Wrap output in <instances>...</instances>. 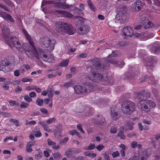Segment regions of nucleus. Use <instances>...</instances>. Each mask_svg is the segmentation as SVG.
<instances>
[{"mask_svg": "<svg viewBox=\"0 0 160 160\" xmlns=\"http://www.w3.org/2000/svg\"><path fill=\"white\" fill-rule=\"evenodd\" d=\"M15 63V58L11 56L6 57L1 61L0 64V71L7 72L12 69Z\"/></svg>", "mask_w": 160, "mask_h": 160, "instance_id": "nucleus-1", "label": "nucleus"}, {"mask_svg": "<svg viewBox=\"0 0 160 160\" xmlns=\"http://www.w3.org/2000/svg\"><path fill=\"white\" fill-rule=\"evenodd\" d=\"M55 30L59 33H65L69 35L74 34L75 32V28L72 25L61 22H58L56 23Z\"/></svg>", "mask_w": 160, "mask_h": 160, "instance_id": "nucleus-2", "label": "nucleus"}, {"mask_svg": "<svg viewBox=\"0 0 160 160\" xmlns=\"http://www.w3.org/2000/svg\"><path fill=\"white\" fill-rule=\"evenodd\" d=\"M136 108L135 103L130 101H126L123 102L121 105V109L124 114L131 115Z\"/></svg>", "mask_w": 160, "mask_h": 160, "instance_id": "nucleus-3", "label": "nucleus"}, {"mask_svg": "<svg viewBox=\"0 0 160 160\" xmlns=\"http://www.w3.org/2000/svg\"><path fill=\"white\" fill-rule=\"evenodd\" d=\"M39 42L43 48L50 47L51 50L54 49V46L56 43V42L54 39H50L48 36H43L39 39Z\"/></svg>", "mask_w": 160, "mask_h": 160, "instance_id": "nucleus-4", "label": "nucleus"}, {"mask_svg": "<svg viewBox=\"0 0 160 160\" xmlns=\"http://www.w3.org/2000/svg\"><path fill=\"white\" fill-rule=\"evenodd\" d=\"M155 105L154 102L148 100H140L138 103V108L146 112L149 111Z\"/></svg>", "mask_w": 160, "mask_h": 160, "instance_id": "nucleus-5", "label": "nucleus"}, {"mask_svg": "<svg viewBox=\"0 0 160 160\" xmlns=\"http://www.w3.org/2000/svg\"><path fill=\"white\" fill-rule=\"evenodd\" d=\"M91 61L93 66L97 69H104L106 67H109L110 65L106 61H102L97 58L92 59Z\"/></svg>", "mask_w": 160, "mask_h": 160, "instance_id": "nucleus-6", "label": "nucleus"}, {"mask_svg": "<svg viewBox=\"0 0 160 160\" xmlns=\"http://www.w3.org/2000/svg\"><path fill=\"white\" fill-rule=\"evenodd\" d=\"M117 51H112V53L111 55H109L107 57V62H108L109 63H110L113 64H117V66L120 68H122L124 65L123 62H118L117 61L115 60V58L118 56L117 54Z\"/></svg>", "mask_w": 160, "mask_h": 160, "instance_id": "nucleus-7", "label": "nucleus"}, {"mask_svg": "<svg viewBox=\"0 0 160 160\" xmlns=\"http://www.w3.org/2000/svg\"><path fill=\"white\" fill-rule=\"evenodd\" d=\"M6 43L12 48L14 47L19 50H22L21 45L18 38L15 36H13L10 37L9 40L6 41Z\"/></svg>", "mask_w": 160, "mask_h": 160, "instance_id": "nucleus-8", "label": "nucleus"}, {"mask_svg": "<svg viewBox=\"0 0 160 160\" xmlns=\"http://www.w3.org/2000/svg\"><path fill=\"white\" fill-rule=\"evenodd\" d=\"M103 76L101 74L95 72L91 73V75L89 77V79L93 82H98L104 80Z\"/></svg>", "mask_w": 160, "mask_h": 160, "instance_id": "nucleus-9", "label": "nucleus"}, {"mask_svg": "<svg viewBox=\"0 0 160 160\" xmlns=\"http://www.w3.org/2000/svg\"><path fill=\"white\" fill-rule=\"evenodd\" d=\"M122 35L124 38L132 37L133 34V30L130 27L127 26L122 29Z\"/></svg>", "mask_w": 160, "mask_h": 160, "instance_id": "nucleus-10", "label": "nucleus"}, {"mask_svg": "<svg viewBox=\"0 0 160 160\" xmlns=\"http://www.w3.org/2000/svg\"><path fill=\"white\" fill-rule=\"evenodd\" d=\"M150 96V92L147 90H144L139 92L137 95L138 99L141 100H146Z\"/></svg>", "mask_w": 160, "mask_h": 160, "instance_id": "nucleus-11", "label": "nucleus"}, {"mask_svg": "<svg viewBox=\"0 0 160 160\" xmlns=\"http://www.w3.org/2000/svg\"><path fill=\"white\" fill-rule=\"evenodd\" d=\"M128 17V14L127 13L122 11L118 12L116 16V18H118L122 23L125 22Z\"/></svg>", "mask_w": 160, "mask_h": 160, "instance_id": "nucleus-12", "label": "nucleus"}, {"mask_svg": "<svg viewBox=\"0 0 160 160\" xmlns=\"http://www.w3.org/2000/svg\"><path fill=\"white\" fill-rule=\"evenodd\" d=\"M2 35L4 39L5 42L9 39L11 37L10 34L9 29L6 26H4L2 28Z\"/></svg>", "mask_w": 160, "mask_h": 160, "instance_id": "nucleus-13", "label": "nucleus"}, {"mask_svg": "<svg viewBox=\"0 0 160 160\" xmlns=\"http://www.w3.org/2000/svg\"><path fill=\"white\" fill-rule=\"evenodd\" d=\"M119 110L118 109H115L111 110L110 111V115L111 118L114 120L118 119L121 116Z\"/></svg>", "mask_w": 160, "mask_h": 160, "instance_id": "nucleus-14", "label": "nucleus"}, {"mask_svg": "<svg viewBox=\"0 0 160 160\" xmlns=\"http://www.w3.org/2000/svg\"><path fill=\"white\" fill-rule=\"evenodd\" d=\"M142 2L141 1H136L131 6V9L132 11L134 12H137L141 9L142 6Z\"/></svg>", "mask_w": 160, "mask_h": 160, "instance_id": "nucleus-15", "label": "nucleus"}, {"mask_svg": "<svg viewBox=\"0 0 160 160\" xmlns=\"http://www.w3.org/2000/svg\"><path fill=\"white\" fill-rule=\"evenodd\" d=\"M105 120L103 116L101 115H98L93 119V122L96 125H102L105 123Z\"/></svg>", "mask_w": 160, "mask_h": 160, "instance_id": "nucleus-16", "label": "nucleus"}, {"mask_svg": "<svg viewBox=\"0 0 160 160\" xmlns=\"http://www.w3.org/2000/svg\"><path fill=\"white\" fill-rule=\"evenodd\" d=\"M141 23L143 26V28L145 29L152 28L154 26L153 24L149 21V19L146 18H142Z\"/></svg>", "mask_w": 160, "mask_h": 160, "instance_id": "nucleus-17", "label": "nucleus"}, {"mask_svg": "<svg viewBox=\"0 0 160 160\" xmlns=\"http://www.w3.org/2000/svg\"><path fill=\"white\" fill-rule=\"evenodd\" d=\"M138 72H136L134 69L129 72L126 73L124 75V79L129 78L130 79H134L138 76Z\"/></svg>", "mask_w": 160, "mask_h": 160, "instance_id": "nucleus-18", "label": "nucleus"}, {"mask_svg": "<svg viewBox=\"0 0 160 160\" xmlns=\"http://www.w3.org/2000/svg\"><path fill=\"white\" fill-rule=\"evenodd\" d=\"M75 92L77 94H81L86 92L85 87L80 85L75 86L74 88Z\"/></svg>", "mask_w": 160, "mask_h": 160, "instance_id": "nucleus-19", "label": "nucleus"}, {"mask_svg": "<svg viewBox=\"0 0 160 160\" xmlns=\"http://www.w3.org/2000/svg\"><path fill=\"white\" fill-rule=\"evenodd\" d=\"M0 15L5 20L12 22H14V20L9 14L5 12H0Z\"/></svg>", "mask_w": 160, "mask_h": 160, "instance_id": "nucleus-20", "label": "nucleus"}, {"mask_svg": "<svg viewBox=\"0 0 160 160\" xmlns=\"http://www.w3.org/2000/svg\"><path fill=\"white\" fill-rule=\"evenodd\" d=\"M151 51L157 54L160 52V45L158 42H156L153 44L152 47Z\"/></svg>", "mask_w": 160, "mask_h": 160, "instance_id": "nucleus-21", "label": "nucleus"}, {"mask_svg": "<svg viewBox=\"0 0 160 160\" xmlns=\"http://www.w3.org/2000/svg\"><path fill=\"white\" fill-rule=\"evenodd\" d=\"M62 130V125L59 124L58 125L56 128L54 130V134L56 137L58 138L59 136H62L61 132Z\"/></svg>", "mask_w": 160, "mask_h": 160, "instance_id": "nucleus-22", "label": "nucleus"}, {"mask_svg": "<svg viewBox=\"0 0 160 160\" xmlns=\"http://www.w3.org/2000/svg\"><path fill=\"white\" fill-rule=\"evenodd\" d=\"M55 5L56 8H62L63 9H68L69 5L65 4V2H57L55 3Z\"/></svg>", "mask_w": 160, "mask_h": 160, "instance_id": "nucleus-23", "label": "nucleus"}, {"mask_svg": "<svg viewBox=\"0 0 160 160\" xmlns=\"http://www.w3.org/2000/svg\"><path fill=\"white\" fill-rule=\"evenodd\" d=\"M90 28V27L87 25H84L82 27H80L79 30L81 32L80 33L81 35L86 34L89 32Z\"/></svg>", "mask_w": 160, "mask_h": 160, "instance_id": "nucleus-24", "label": "nucleus"}, {"mask_svg": "<svg viewBox=\"0 0 160 160\" xmlns=\"http://www.w3.org/2000/svg\"><path fill=\"white\" fill-rule=\"evenodd\" d=\"M55 12H57L58 14H60L65 17L68 18H72L73 16V15L70 13L64 11L56 10L54 11Z\"/></svg>", "mask_w": 160, "mask_h": 160, "instance_id": "nucleus-25", "label": "nucleus"}, {"mask_svg": "<svg viewBox=\"0 0 160 160\" xmlns=\"http://www.w3.org/2000/svg\"><path fill=\"white\" fill-rule=\"evenodd\" d=\"M153 37L152 34L148 32L142 33L140 39L142 40H146L148 38H150Z\"/></svg>", "mask_w": 160, "mask_h": 160, "instance_id": "nucleus-26", "label": "nucleus"}, {"mask_svg": "<svg viewBox=\"0 0 160 160\" xmlns=\"http://www.w3.org/2000/svg\"><path fill=\"white\" fill-rule=\"evenodd\" d=\"M21 50H19L21 52H22L25 51V52H29L30 51V46L27 43H24L21 45Z\"/></svg>", "mask_w": 160, "mask_h": 160, "instance_id": "nucleus-27", "label": "nucleus"}, {"mask_svg": "<svg viewBox=\"0 0 160 160\" xmlns=\"http://www.w3.org/2000/svg\"><path fill=\"white\" fill-rule=\"evenodd\" d=\"M48 144L49 146H52V148L55 149H58L60 148L59 145H56V143L51 140L50 139H48L47 140Z\"/></svg>", "mask_w": 160, "mask_h": 160, "instance_id": "nucleus-28", "label": "nucleus"}, {"mask_svg": "<svg viewBox=\"0 0 160 160\" xmlns=\"http://www.w3.org/2000/svg\"><path fill=\"white\" fill-rule=\"evenodd\" d=\"M84 85H86L85 88L86 89V92H88L92 91L94 87L89 82H86Z\"/></svg>", "mask_w": 160, "mask_h": 160, "instance_id": "nucleus-29", "label": "nucleus"}, {"mask_svg": "<svg viewBox=\"0 0 160 160\" xmlns=\"http://www.w3.org/2000/svg\"><path fill=\"white\" fill-rule=\"evenodd\" d=\"M87 3L89 7L91 10L93 11H95L96 10V8L94 6V4L92 3L91 0H88L87 1Z\"/></svg>", "mask_w": 160, "mask_h": 160, "instance_id": "nucleus-30", "label": "nucleus"}, {"mask_svg": "<svg viewBox=\"0 0 160 160\" xmlns=\"http://www.w3.org/2000/svg\"><path fill=\"white\" fill-rule=\"evenodd\" d=\"M37 151H38V153L35 155L34 158L37 160H39L42 157V153L41 150L37 149Z\"/></svg>", "mask_w": 160, "mask_h": 160, "instance_id": "nucleus-31", "label": "nucleus"}, {"mask_svg": "<svg viewBox=\"0 0 160 160\" xmlns=\"http://www.w3.org/2000/svg\"><path fill=\"white\" fill-rule=\"evenodd\" d=\"M55 160H58L62 157L61 154L58 152H55L52 154Z\"/></svg>", "mask_w": 160, "mask_h": 160, "instance_id": "nucleus-32", "label": "nucleus"}, {"mask_svg": "<svg viewBox=\"0 0 160 160\" xmlns=\"http://www.w3.org/2000/svg\"><path fill=\"white\" fill-rule=\"evenodd\" d=\"M119 7H120V10H119V12L122 11L123 12H126L127 11V8L126 6L124 5L121 4L119 5Z\"/></svg>", "mask_w": 160, "mask_h": 160, "instance_id": "nucleus-33", "label": "nucleus"}, {"mask_svg": "<svg viewBox=\"0 0 160 160\" xmlns=\"http://www.w3.org/2000/svg\"><path fill=\"white\" fill-rule=\"evenodd\" d=\"M27 39L28 40V42L30 44L31 46L32 47V48L34 50H36V48H35V46L34 44V43L33 42L31 37H29V38H27Z\"/></svg>", "mask_w": 160, "mask_h": 160, "instance_id": "nucleus-34", "label": "nucleus"}, {"mask_svg": "<svg viewBox=\"0 0 160 160\" xmlns=\"http://www.w3.org/2000/svg\"><path fill=\"white\" fill-rule=\"evenodd\" d=\"M72 151L71 148L68 149L65 152V154L68 158H70L72 154Z\"/></svg>", "mask_w": 160, "mask_h": 160, "instance_id": "nucleus-35", "label": "nucleus"}, {"mask_svg": "<svg viewBox=\"0 0 160 160\" xmlns=\"http://www.w3.org/2000/svg\"><path fill=\"white\" fill-rule=\"evenodd\" d=\"M103 100L100 98L98 96H96L95 97L93 101L95 103H98L102 102Z\"/></svg>", "mask_w": 160, "mask_h": 160, "instance_id": "nucleus-36", "label": "nucleus"}, {"mask_svg": "<svg viewBox=\"0 0 160 160\" xmlns=\"http://www.w3.org/2000/svg\"><path fill=\"white\" fill-rule=\"evenodd\" d=\"M43 101L42 99L38 98L36 101V104L39 106H41L43 104Z\"/></svg>", "mask_w": 160, "mask_h": 160, "instance_id": "nucleus-37", "label": "nucleus"}, {"mask_svg": "<svg viewBox=\"0 0 160 160\" xmlns=\"http://www.w3.org/2000/svg\"><path fill=\"white\" fill-rule=\"evenodd\" d=\"M85 156H88L90 157L94 158L96 157V154L94 153H91L88 152H85L84 153Z\"/></svg>", "mask_w": 160, "mask_h": 160, "instance_id": "nucleus-38", "label": "nucleus"}, {"mask_svg": "<svg viewBox=\"0 0 160 160\" xmlns=\"http://www.w3.org/2000/svg\"><path fill=\"white\" fill-rule=\"evenodd\" d=\"M9 121L11 122H13L14 124V125L17 127H18L19 126L18 123L19 121L17 120H15L14 119L12 118L10 119Z\"/></svg>", "mask_w": 160, "mask_h": 160, "instance_id": "nucleus-39", "label": "nucleus"}, {"mask_svg": "<svg viewBox=\"0 0 160 160\" xmlns=\"http://www.w3.org/2000/svg\"><path fill=\"white\" fill-rule=\"evenodd\" d=\"M73 160H85V157L83 156H78L75 157V156H72Z\"/></svg>", "mask_w": 160, "mask_h": 160, "instance_id": "nucleus-40", "label": "nucleus"}, {"mask_svg": "<svg viewBox=\"0 0 160 160\" xmlns=\"http://www.w3.org/2000/svg\"><path fill=\"white\" fill-rule=\"evenodd\" d=\"M0 114L3 115L4 118H8L10 116L11 117L10 113L3 112H0Z\"/></svg>", "mask_w": 160, "mask_h": 160, "instance_id": "nucleus-41", "label": "nucleus"}, {"mask_svg": "<svg viewBox=\"0 0 160 160\" xmlns=\"http://www.w3.org/2000/svg\"><path fill=\"white\" fill-rule=\"evenodd\" d=\"M4 2L8 6L12 7L14 6L12 1L10 0H3Z\"/></svg>", "mask_w": 160, "mask_h": 160, "instance_id": "nucleus-42", "label": "nucleus"}, {"mask_svg": "<svg viewBox=\"0 0 160 160\" xmlns=\"http://www.w3.org/2000/svg\"><path fill=\"white\" fill-rule=\"evenodd\" d=\"M68 60H66L62 61L60 63V65L62 67H66L67 66L68 63Z\"/></svg>", "mask_w": 160, "mask_h": 160, "instance_id": "nucleus-43", "label": "nucleus"}, {"mask_svg": "<svg viewBox=\"0 0 160 160\" xmlns=\"http://www.w3.org/2000/svg\"><path fill=\"white\" fill-rule=\"evenodd\" d=\"M72 84V80H70L68 82L65 83L63 86L67 88H68L71 87Z\"/></svg>", "mask_w": 160, "mask_h": 160, "instance_id": "nucleus-44", "label": "nucleus"}, {"mask_svg": "<svg viewBox=\"0 0 160 160\" xmlns=\"http://www.w3.org/2000/svg\"><path fill=\"white\" fill-rule=\"evenodd\" d=\"M134 125L133 122H128L127 123V126L128 128V129L130 130H132L133 129V126Z\"/></svg>", "mask_w": 160, "mask_h": 160, "instance_id": "nucleus-45", "label": "nucleus"}, {"mask_svg": "<svg viewBox=\"0 0 160 160\" xmlns=\"http://www.w3.org/2000/svg\"><path fill=\"white\" fill-rule=\"evenodd\" d=\"M112 157L113 158H114L120 156V153L118 151H115L113 152L112 154Z\"/></svg>", "mask_w": 160, "mask_h": 160, "instance_id": "nucleus-46", "label": "nucleus"}, {"mask_svg": "<svg viewBox=\"0 0 160 160\" xmlns=\"http://www.w3.org/2000/svg\"><path fill=\"white\" fill-rule=\"evenodd\" d=\"M95 147V144L93 143H90L86 149L91 150L94 149Z\"/></svg>", "mask_w": 160, "mask_h": 160, "instance_id": "nucleus-47", "label": "nucleus"}, {"mask_svg": "<svg viewBox=\"0 0 160 160\" xmlns=\"http://www.w3.org/2000/svg\"><path fill=\"white\" fill-rule=\"evenodd\" d=\"M118 136L121 137V139H124L125 138V136L123 135V132L122 130L119 131L118 133Z\"/></svg>", "mask_w": 160, "mask_h": 160, "instance_id": "nucleus-48", "label": "nucleus"}, {"mask_svg": "<svg viewBox=\"0 0 160 160\" xmlns=\"http://www.w3.org/2000/svg\"><path fill=\"white\" fill-rule=\"evenodd\" d=\"M56 118H49L47 121V123L48 124H49L53 122H55L56 121Z\"/></svg>", "mask_w": 160, "mask_h": 160, "instance_id": "nucleus-49", "label": "nucleus"}, {"mask_svg": "<svg viewBox=\"0 0 160 160\" xmlns=\"http://www.w3.org/2000/svg\"><path fill=\"white\" fill-rule=\"evenodd\" d=\"M24 99L26 101L28 102H30L32 100L31 97H29L28 95H26L24 96Z\"/></svg>", "mask_w": 160, "mask_h": 160, "instance_id": "nucleus-50", "label": "nucleus"}, {"mask_svg": "<svg viewBox=\"0 0 160 160\" xmlns=\"http://www.w3.org/2000/svg\"><path fill=\"white\" fill-rule=\"evenodd\" d=\"M51 152V150L49 149H47L46 150L44 151L43 153L45 157H49L50 155L49 152Z\"/></svg>", "mask_w": 160, "mask_h": 160, "instance_id": "nucleus-51", "label": "nucleus"}, {"mask_svg": "<svg viewBox=\"0 0 160 160\" xmlns=\"http://www.w3.org/2000/svg\"><path fill=\"white\" fill-rule=\"evenodd\" d=\"M104 146L102 144H101L98 145L96 147L98 151H101L104 148Z\"/></svg>", "mask_w": 160, "mask_h": 160, "instance_id": "nucleus-52", "label": "nucleus"}, {"mask_svg": "<svg viewBox=\"0 0 160 160\" xmlns=\"http://www.w3.org/2000/svg\"><path fill=\"white\" fill-rule=\"evenodd\" d=\"M29 106V104L23 102L20 105V107L22 108H27Z\"/></svg>", "mask_w": 160, "mask_h": 160, "instance_id": "nucleus-53", "label": "nucleus"}, {"mask_svg": "<svg viewBox=\"0 0 160 160\" xmlns=\"http://www.w3.org/2000/svg\"><path fill=\"white\" fill-rule=\"evenodd\" d=\"M34 135L36 137H39L42 135V134L39 130H36V131H34Z\"/></svg>", "mask_w": 160, "mask_h": 160, "instance_id": "nucleus-54", "label": "nucleus"}, {"mask_svg": "<svg viewBox=\"0 0 160 160\" xmlns=\"http://www.w3.org/2000/svg\"><path fill=\"white\" fill-rule=\"evenodd\" d=\"M153 4L154 6H156L157 7L160 6V3L158 0H153Z\"/></svg>", "mask_w": 160, "mask_h": 160, "instance_id": "nucleus-55", "label": "nucleus"}, {"mask_svg": "<svg viewBox=\"0 0 160 160\" xmlns=\"http://www.w3.org/2000/svg\"><path fill=\"white\" fill-rule=\"evenodd\" d=\"M32 79L28 78H23L22 79V82H32Z\"/></svg>", "mask_w": 160, "mask_h": 160, "instance_id": "nucleus-56", "label": "nucleus"}, {"mask_svg": "<svg viewBox=\"0 0 160 160\" xmlns=\"http://www.w3.org/2000/svg\"><path fill=\"white\" fill-rule=\"evenodd\" d=\"M149 62L151 63H156L157 62L156 58L154 57H152L149 58Z\"/></svg>", "mask_w": 160, "mask_h": 160, "instance_id": "nucleus-57", "label": "nucleus"}, {"mask_svg": "<svg viewBox=\"0 0 160 160\" xmlns=\"http://www.w3.org/2000/svg\"><path fill=\"white\" fill-rule=\"evenodd\" d=\"M138 146V143L136 141L132 142L131 144V146L132 148H135Z\"/></svg>", "mask_w": 160, "mask_h": 160, "instance_id": "nucleus-58", "label": "nucleus"}, {"mask_svg": "<svg viewBox=\"0 0 160 160\" xmlns=\"http://www.w3.org/2000/svg\"><path fill=\"white\" fill-rule=\"evenodd\" d=\"M32 151V150L31 148V146L27 144L26 146V151L27 152H31Z\"/></svg>", "mask_w": 160, "mask_h": 160, "instance_id": "nucleus-59", "label": "nucleus"}, {"mask_svg": "<svg viewBox=\"0 0 160 160\" xmlns=\"http://www.w3.org/2000/svg\"><path fill=\"white\" fill-rule=\"evenodd\" d=\"M77 128L82 133H84L85 132L83 130L82 127L80 124H78L77 125Z\"/></svg>", "mask_w": 160, "mask_h": 160, "instance_id": "nucleus-60", "label": "nucleus"}, {"mask_svg": "<svg viewBox=\"0 0 160 160\" xmlns=\"http://www.w3.org/2000/svg\"><path fill=\"white\" fill-rule=\"evenodd\" d=\"M57 74L54 73L49 74L47 76L48 78H53L56 77L57 76Z\"/></svg>", "mask_w": 160, "mask_h": 160, "instance_id": "nucleus-61", "label": "nucleus"}, {"mask_svg": "<svg viewBox=\"0 0 160 160\" xmlns=\"http://www.w3.org/2000/svg\"><path fill=\"white\" fill-rule=\"evenodd\" d=\"M117 131L116 128L113 127L110 130V132L111 133H116Z\"/></svg>", "mask_w": 160, "mask_h": 160, "instance_id": "nucleus-62", "label": "nucleus"}, {"mask_svg": "<svg viewBox=\"0 0 160 160\" xmlns=\"http://www.w3.org/2000/svg\"><path fill=\"white\" fill-rule=\"evenodd\" d=\"M0 7L8 12H10L8 8L7 7L2 4H0Z\"/></svg>", "mask_w": 160, "mask_h": 160, "instance_id": "nucleus-63", "label": "nucleus"}, {"mask_svg": "<svg viewBox=\"0 0 160 160\" xmlns=\"http://www.w3.org/2000/svg\"><path fill=\"white\" fill-rule=\"evenodd\" d=\"M40 111L43 114H48V111L45 108H40Z\"/></svg>", "mask_w": 160, "mask_h": 160, "instance_id": "nucleus-64", "label": "nucleus"}]
</instances>
